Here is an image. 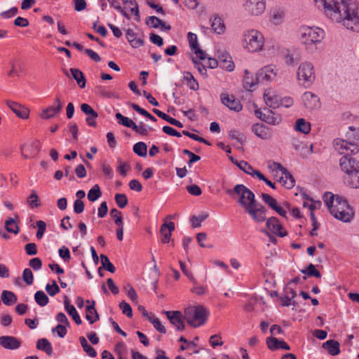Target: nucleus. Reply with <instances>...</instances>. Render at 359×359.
Wrapping results in <instances>:
<instances>
[{
	"label": "nucleus",
	"instance_id": "obj_35",
	"mask_svg": "<svg viewBox=\"0 0 359 359\" xmlns=\"http://www.w3.org/2000/svg\"><path fill=\"white\" fill-rule=\"evenodd\" d=\"M211 27L214 32L220 34L224 32L225 25L221 18L215 16L210 19Z\"/></svg>",
	"mask_w": 359,
	"mask_h": 359
},
{
	"label": "nucleus",
	"instance_id": "obj_56",
	"mask_svg": "<svg viewBox=\"0 0 359 359\" xmlns=\"http://www.w3.org/2000/svg\"><path fill=\"white\" fill-rule=\"evenodd\" d=\"M110 215L114 219V223L117 226H123V218L121 212L116 208H113L110 211Z\"/></svg>",
	"mask_w": 359,
	"mask_h": 359
},
{
	"label": "nucleus",
	"instance_id": "obj_19",
	"mask_svg": "<svg viewBox=\"0 0 359 359\" xmlns=\"http://www.w3.org/2000/svg\"><path fill=\"white\" fill-rule=\"evenodd\" d=\"M81 110L88 116L86 121L89 126L96 127V118L98 117V114L88 104L83 103L81 104Z\"/></svg>",
	"mask_w": 359,
	"mask_h": 359
},
{
	"label": "nucleus",
	"instance_id": "obj_59",
	"mask_svg": "<svg viewBox=\"0 0 359 359\" xmlns=\"http://www.w3.org/2000/svg\"><path fill=\"white\" fill-rule=\"evenodd\" d=\"M358 131L359 128H355L353 126H349L348 131L346 133V137L351 142H355V141H357L358 136H359Z\"/></svg>",
	"mask_w": 359,
	"mask_h": 359
},
{
	"label": "nucleus",
	"instance_id": "obj_13",
	"mask_svg": "<svg viewBox=\"0 0 359 359\" xmlns=\"http://www.w3.org/2000/svg\"><path fill=\"white\" fill-rule=\"evenodd\" d=\"M170 323L173 325L177 331H183L185 329L184 318L180 311H163Z\"/></svg>",
	"mask_w": 359,
	"mask_h": 359
},
{
	"label": "nucleus",
	"instance_id": "obj_43",
	"mask_svg": "<svg viewBox=\"0 0 359 359\" xmlns=\"http://www.w3.org/2000/svg\"><path fill=\"white\" fill-rule=\"evenodd\" d=\"M34 300L40 306H45L48 304L49 299L42 290L36 291L34 294Z\"/></svg>",
	"mask_w": 359,
	"mask_h": 359
},
{
	"label": "nucleus",
	"instance_id": "obj_31",
	"mask_svg": "<svg viewBox=\"0 0 359 359\" xmlns=\"http://www.w3.org/2000/svg\"><path fill=\"white\" fill-rule=\"evenodd\" d=\"M152 111L156 115H157L158 117H160L162 119L165 120V121L168 122L170 124L175 126L176 127H178V128H183V124L180 121L170 116L169 115L166 114L165 113H164L156 108L152 109Z\"/></svg>",
	"mask_w": 359,
	"mask_h": 359
},
{
	"label": "nucleus",
	"instance_id": "obj_23",
	"mask_svg": "<svg viewBox=\"0 0 359 359\" xmlns=\"http://www.w3.org/2000/svg\"><path fill=\"white\" fill-rule=\"evenodd\" d=\"M0 346L6 349L16 350L21 346V341L13 336L0 337Z\"/></svg>",
	"mask_w": 359,
	"mask_h": 359
},
{
	"label": "nucleus",
	"instance_id": "obj_40",
	"mask_svg": "<svg viewBox=\"0 0 359 359\" xmlns=\"http://www.w3.org/2000/svg\"><path fill=\"white\" fill-rule=\"evenodd\" d=\"M249 72L248 69L245 70V77L243 79V87L247 90H251V88L255 87L259 81L255 78L248 76Z\"/></svg>",
	"mask_w": 359,
	"mask_h": 359
},
{
	"label": "nucleus",
	"instance_id": "obj_17",
	"mask_svg": "<svg viewBox=\"0 0 359 359\" xmlns=\"http://www.w3.org/2000/svg\"><path fill=\"white\" fill-rule=\"evenodd\" d=\"M261 197L263 201L267 204L272 210H275L279 215L287 218V212L282 207L278 205L276 200L270 195L262 193Z\"/></svg>",
	"mask_w": 359,
	"mask_h": 359
},
{
	"label": "nucleus",
	"instance_id": "obj_57",
	"mask_svg": "<svg viewBox=\"0 0 359 359\" xmlns=\"http://www.w3.org/2000/svg\"><path fill=\"white\" fill-rule=\"evenodd\" d=\"M302 100L304 102V105L306 107L312 109L313 106L309 105L306 102L312 100L314 102H317L319 101L318 97L315 94L311 92H306L303 94Z\"/></svg>",
	"mask_w": 359,
	"mask_h": 359
},
{
	"label": "nucleus",
	"instance_id": "obj_20",
	"mask_svg": "<svg viewBox=\"0 0 359 359\" xmlns=\"http://www.w3.org/2000/svg\"><path fill=\"white\" fill-rule=\"evenodd\" d=\"M219 66L226 69L228 72H232L234 69V63L232 61L231 57L230 55L226 52H218L217 53Z\"/></svg>",
	"mask_w": 359,
	"mask_h": 359
},
{
	"label": "nucleus",
	"instance_id": "obj_36",
	"mask_svg": "<svg viewBox=\"0 0 359 359\" xmlns=\"http://www.w3.org/2000/svg\"><path fill=\"white\" fill-rule=\"evenodd\" d=\"M36 348L44 351L48 355L53 354V347L50 341L46 338L39 339L36 342Z\"/></svg>",
	"mask_w": 359,
	"mask_h": 359
},
{
	"label": "nucleus",
	"instance_id": "obj_48",
	"mask_svg": "<svg viewBox=\"0 0 359 359\" xmlns=\"http://www.w3.org/2000/svg\"><path fill=\"white\" fill-rule=\"evenodd\" d=\"M100 259H101V264L102 267L110 272V273H114L116 271L115 266L111 264L108 257L104 254L100 255Z\"/></svg>",
	"mask_w": 359,
	"mask_h": 359
},
{
	"label": "nucleus",
	"instance_id": "obj_55",
	"mask_svg": "<svg viewBox=\"0 0 359 359\" xmlns=\"http://www.w3.org/2000/svg\"><path fill=\"white\" fill-rule=\"evenodd\" d=\"M5 228L9 233H13L15 234L18 233L19 228L15 224V222L13 218L8 219L5 222Z\"/></svg>",
	"mask_w": 359,
	"mask_h": 359
},
{
	"label": "nucleus",
	"instance_id": "obj_27",
	"mask_svg": "<svg viewBox=\"0 0 359 359\" xmlns=\"http://www.w3.org/2000/svg\"><path fill=\"white\" fill-rule=\"evenodd\" d=\"M344 183L353 189H359V170L344 176Z\"/></svg>",
	"mask_w": 359,
	"mask_h": 359
},
{
	"label": "nucleus",
	"instance_id": "obj_42",
	"mask_svg": "<svg viewBox=\"0 0 359 359\" xmlns=\"http://www.w3.org/2000/svg\"><path fill=\"white\" fill-rule=\"evenodd\" d=\"M102 196V191L98 184H95L89 191L87 195L88 199L94 202Z\"/></svg>",
	"mask_w": 359,
	"mask_h": 359
},
{
	"label": "nucleus",
	"instance_id": "obj_22",
	"mask_svg": "<svg viewBox=\"0 0 359 359\" xmlns=\"http://www.w3.org/2000/svg\"><path fill=\"white\" fill-rule=\"evenodd\" d=\"M208 315V312L204 306L201 305L198 306V309L194 312L192 317L194 325L191 326L194 327H198L203 325L207 320Z\"/></svg>",
	"mask_w": 359,
	"mask_h": 359
},
{
	"label": "nucleus",
	"instance_id": "obj_4",
	"mask_svg": "<svg viewBox=\"0 0 359 359\" xmlns=\"http://www.w3.org/2000/svg\"><path fill=\"white\" fill-rule=\"evenodd\" d=\"M336 207L331 208L330 213L337 219L344 222H349L353 216V212L348 201L337 196L335 199Z\"/></svg>",
	"mask_w": 359,
	"mask_h": 359
},
{
	"label": "nucleus",
	"instance_id": "obj_46",
	"mask_svg": "<svg viewBox=\"0 0 359 359\" xmlns=\"http://www.w3.org/2000/svg\"><path fill=\"white\" fill-rule=\"evenodd\" d=\"M115 117L117 119L118 124L133 129V125L135 123L133 120L128 117L124 116L120 112H117L115 114Z\"/></svg>",
	"mask_w": 359,
	"mask_h": 359
},
{
	"label": "nucleus",
	"instance_id": "obj_3",
	"mask_svg": "<svg viewBox=\"0 0 359 359\" xmlns=\"http://www.w3.org/2000/svg\"><path fill=\"white\" fill-rule=\"evenodd\" d=\"M325 37L324 31L319 27H307L304 28L302 33L301 40L306 46V48L312 53L316 50V45L321 42Z\"/></svg>",
	"mask_w": 359,
	"mask_h": 359
},
{
	"label": "nucleus",
	"instance_id": "obj_38",
	"mask_svg": "<svg viewBox=\"0 0 359 359\" xmlns=\"http://www.w3.org/2000/svg\"><path fill=\"white\" fill-rule=\"evenodd\" d=\"M264 98L266 105L270 108L276 109L280 106V99L278 96H271L269 93H264Z\"/></svg>",
	"mask_w": 359,
	"mask_h": 359
},
{
	"label": "nucleus",
	"instance_id": "obj_28",
	"mask_svg": "<svg viewBox=\"0 0 359 359\" xmlns=\"http://www.w3.org/2000/svg\"><path fill=\"white\" fill-rule=\"evenodd\" d=\"M126 39L130 46L134 48H137L144 46V41L143 39L136 38V33L132 29H128L126 32Z\"/></svg>",
	"mask_w": 359,
	"mask_h": 359
},
{
	"label": "nucleus",
	"instance_id": "obj_6",
	"mask_svg": "<svg viewBox=\"0 0 359 359\" xmlns=\"http://www.w3.org/2000/svg\"><path fill=\"white\" fill-rule=\"evenodd\" d=\"M244 43L245 48L249 52H257L260 50L264 45V36L257 30H249L244 35Z\"/></svg>",
	"mask_w": 359,
	"mask_h": 359
},
{
	"label": "nucleus",
	"instance_id": "obj_10",
	"mask_svg": "<svg viewBox=\"0 0 359 359\" xmlns=\"http://www.w3.org/2000/svg\"><path fill=\"white\" fill-rule=\"evenodd\" d=\"M266 113L262 112L260 109L255 110V116L262 121L272 126L279 124L282 121L280 114H275L272 110L264 109Z\"/></svg>",
	"mask_w": 359,
	"mask_h": 359
},
{
	"label": "nucleus",
	"instance_id": "obj_49",
	"mask_svg": "<svg viewBox=\"0 0 359 359\" xmlns=\"http://www.w3.org/2000/svg\"><path fill=\"white\" fill-rule=\"evenodd\" d=\"M130 107L137 113L141 114L142 116H145L146 118H149L151 121L156 122L157 121V119L155 116L151 115L150 113H149L147 110L144 109L140 107L138 104L135 103H130Z\"/></svg>",
	"mask_w": 359,
	"mask_h": 359
},
{
	"label": "nucleus",
	"instance_id": "obj_61",
	"mask_svg": "<svg viewBox=\"0 0 359 359\" xmlns=\"http://www.w3.org/2000/svg\"><path fill=\"white\" fill-rule=\"evenodd\" d=\"M132 130L141 135H148L147 126L142 121L140 122L139 125L135 123Z\"/></svg>",
	"mask_w": 359,
	"mask_h": 359
},
{
	"label": "nucleus",
	"instance_id": "obj_54",
	"mask_svg": "<svg viewBox=\"0 0 359 359\" xmlns=\"http://www.w3.org/2000/svg\"><path fill=\"white\" fill-rule=\"evenodd\" d=\"M337 196V195L334 196V194L329 193V192L325 193L324 194L323 201H324L325 203L326 204V205L327 206V208L330 210V212H331L332 208L336 207L335 199H336Z\"/></svg>",
	"mask_w": 359,
	"mask_h": 359
},
{
	"label": "nucleus",
	"instance_id": "obj_7",
	"mask_svg": "<svg viewBox=\"0 0 359 359\" xmlns=\"http://www.w3.org/2000/svg\"><path fill=\"white\" fill-rule=\"evenodd\" d=\"M334 149L341 155H354L359 151L358 145L349 140L337 138L333 142Z\"/></svg>",
	"mask_w": 359,
	"mask_h": 359
},
{
	"label": "nucleus",
	"instance_id": "obj_39",
	"mask_svg": "<svg viewBox=\"0 0 359 359\" xmlns=\"http://www.w3.org/2000/svg\"><path fill=\"white\" fill-rule=\"evenodd\" d=\"M79 341L83 351L87 353L88 355L91 358H95L97 356V352L95 349L88 343L84 337H80Z\"/></svg>",
	"mask_w": 359,
	"mask_h": 359
},
{
	"label": "nucleus",
	"instance_id": "obj_2",
	"mask_svg": "<svg viewBox=\"0 0 359 359\" xmlns=\"http://www.w3.org/2000/svg\"><path fill=\"white\" fill-rule=\"evenodd\" d=\"M226 193L232 198H233L236 194L238 195L239 198L238 203L244 208L245 212H247V210L255 203V196L254 193L243 184H236L233 189H227Z\"/></svg>",
	"mask_w": 359,
	"mask_h": 359
},
{
	"label": "nucleus",
	"instance_id": "obj_32",
	"mask_svg": "<svg viewBox=\"0 0 359 359\" xmlns=\"http://www.w3.org/2000/svg\"><path fill=\"white\" fill-rule=\"evenodd\" d=\"M294 130L297 132L307 135L311 131V124L304 118H298L294 124Z\"/></svg>",
	"mask_w": 359,
	"mask_h": 359
},
{
	"label": "nucleus",
	"instance_id": "obj_33",
	"mask_svg": "<svg viewBox=\"0 0 359 359\" xmlns=\"http://www.w3.org/2000/svg\"><path fill=\"white\" fill-rule=\"evenodd\" d=\"M73 79L76 81L77 84L81 88L86 87V80L83 73L76 68H71L69 69Z\"/></svg>",
	"mask_w": 359,
	"mask_h": 359
},
{
	"label": "nucleus",
	"instance_id": "obj_60",
	"mask_svg": "<svg viewBox=\"0 0 359 359\" xmlns=\"http://www.w3.org/2000/svg\"><path fill=\"white\" fill-rule=\"evenodd\" d=\"M115 201L117 204V205L120 208H123L126 206L128 204V198L126 194H115Z\"/></svg>",
	"mask_w": 359,
	"mask_h": 359
},
{
	"label": "nucleus",
	"instance_id": "obj_62",
	"mask_svg": "<svg viewBox=\"0 0 359 359\" xmlns=\"http://www.w3.org/2000/svg\"><path fill=\"white\" fill-rule=\"evenodd\" d=\"M22 279L27 285H32L34 281L33 273L30 269L27 268L22 272Z\"/></svg>",
	"mask_w": 359,
	"mask_h": 359
},
{
	"label": "nucleus",
	"instance_id": "obj_51",
	"mask_svg": "<svg viewBox=\"0 0 359 359\" xmlns=\"http://www.w3.org/2000/svg\"><path fill=\"white\" fill-rule=\"evenodd\" d=\"M257 81L264 82V81H269L271 79V75L269 74V67H264L260 69L256 74Z\"/></svg>",
	"mask_w": 359,
	"mask_h": 359
},
{
	"label": "nucleus",
	"instance_id": "obj_45",
	"mask_svg": "<svg viewBox=\"0 0 359 359\" xmlns=\"http://www.w3.org/2000/svg\"><path fill=\"white\" fill-rule=\"evenodd\" d=\"M300 271L302 273H303L307 276H309V277H311V276H313L316 278L321 277L320 272L316 269L315 265H313V264H309L306 269H301Z\"/></svg>",
	"mask_w": 359,
	"mask_h": 359
},
{
	"label": "nucleus",
	"instance_id": "obj_16",
	"mask_svg": "<svg viewBox=\"0 0 359 359\" xmlns=\"http://www.w3.org/2000/svg\"><path fill=\"white\" fill-rule=\"evenodd\" d=\"M266 227L275 235L279 237H285L287 231H283V226L276 217H271L266 220Z\"/></svg>",
	"mask_w": 359,
	"mask_h": 359
},
{
	"label": "nucleus",
	"instance_id": "obj_58",
	"mask_svg": "<svg viewBox=\"0 0 359 359\" xmlns=\"http://www.w3.org/2000/svg\"><path fill=\"white\" fill-rule=\"evenodd\" d=\"M46 291L50 296L53 297L56 294L59 293L60 290L59 286L57 285L56 281L53 280H52V285L48 283L46 285Z\"/></svg>",
	"mask_w": 359,
	"mask_h": 359
},
{
	"label": "nucleus",
	"instance_id": "obj_47",
	"mask_svg": "<svg viewBox=\"0 0 359 359\" xmlns=\"http://www.w3.org/2000/svg\"><path fill=\"white\" fill-rule=\"evenodd\" d=\"M230 161L236 165L241 170H243L245 173H250V170H252V167L245 161H238L233 157H229Z\"/></svg>",
	"mask_w": 359,
	"mask_h": 359
},
{
	"label": "nucleus",
	"instance_id": "obj_11",
	"mask_svg": "<svg viewBox=\"0 0 359 359\" xmlns=\"http://www.w3.org/2000/svg\"><path fill=\"white\" fill-rule=\"evenodd\" d=\"M267 210L266 208L257 203H254L253 205H251L250 208L247 210V214H248L253 221L257 223L263 222L266 220V215Z\"/></svg>",
	"mask_w": 359,
	"mask_h": 359
},
{
	"label": "nucleus",
	"instance_id": "obj_63",
	"mask_svg": "<svg viewBox=\"0 0 359 359\" xmlns=\"http://www.w3.org/2000/svg\"><path fill=\"white\" fill-rule=\"evenodd\" d=\"M119 308L121 309L122 313L127 316L128 318L133 316V309L130 305L126 301L123 300L121 302H120Z\"/></svg>",
	"mask_w": 359,
	"mask_h": 359
},
{
	"label": "nucleus",
	"instance_id": "obj_14",
	"mask_svg": "<svg viewBox=\"0 0 359 359\" xmlns=\"http://www.w3.org/2000/svg\"><path fill=\"white\" fill-rule=\"evenodd\" d=\"M62 109V103L60 97H57L51 106L48 107L41 111L40 116L43 119L53 118L61 111Z\"/></svg>",
	"mask_w": 359,
	"mask_h": 359
},
{
	"label": "nucleus",
	"instance_id": "obj_21",
	"mask_svg": "<svg viewBox=\"0 0 359 359\" xmlns=\"http://www.w3.org/2000/svg\"><path fill=\"white\" fill-rule=\"evenodd\" d=\"M252 131L262 140H269L272 137L271 129L262 123L254 124L252 126Z\"/></svg>",
	"mask_w": 359,
	"mask_h": 359
},
{
	"label": "nucleus",
	"instance_id": "obj_34",
	"mask_svg": "<svg viewBox=\"0 0 359 359\" xmlns=\"http://www.w3.org/2000/svg\"><path fill=\"white\" fill-rule=\"evenodd\" d=\"M2 302L6 306H11L18 301L17 296L11 291L3 290L1 295Z\"/></svg>",
	"mask_w": 359,
	"mask_h": 359
},
{
	"label": "nucleus",
	"instance_id": "obj_52",
	"mask_svg": "<svg viewBox=\"0 0 359 359\" xmlns=\"http://www.w3.org/2000/svg\"><path fill=\"white\" fill-rule=\"evenodd\" d=\"M198 306H189L188 308L184 309L183 317L189 325H194L192 322V317L194 316V312H196Z\"/></svg>",
	"mask_w": 359,
	"mask_h": 359
},
{
	"label": "nucleus",
	"instance_id": "obj_9",
	"mask_svg": "<svg viewBox=\"0 0 359 359\" xmlns=\"http://www.w3.org/2000/svg\"><path fill=\"white\" fill-rule=\"evenodd\" d=\"M244 9L251 15L258 16L266 8L265 0H244Z\"/></svg>",
	"mask_w": 359,
	"mask_h": 359
},
{
	"label": "nucleus",
	"instance_id": "obj_8",
	"mask_svg": "<svg viewBox=\"0 0 359 359\" xmlns=\"http://www.w3.org/2000/svg\"><path fill=\"white\" fill-rule=\"evenodd\" d=\"M270 169L273 171L281 172L278 181L287 189H292L295 184V180L292 174L284 168L280 163L278 162H273L271 165L269 166Z\"/></svg>",
	"mask_w": 359,
	"mask_h": 359
},
{
	"label": "nucleus",
	"instance_id": "obj_25",
	"mask_svg": "<svg viewBox=\"0 0 359 359\" xmlns=\"http://www.w3.org/2000/svg\"><path fill=\"white\" fill-rule=\"evenodd\" d=\"M266 345L271 351L278 349L290 350V346L283 340H279L276 337H270L266 338Z\"/></svg>",
	"mask_w": 359,
	"mask_h": 359
},
{
	"label": "nucleus",
	"instance_id": "obj_30",
	"mask_svg": "<svg viewBox=\"0 0 359 359\" xmlns=\"http://www.w3.org/2000/svg\"><path fill=\"white\" fill-rule=\"evenodd\" d=\"M95 301H92L91 304L86 306V318L90 324H93L100 319L99 314L95 308Z\"/></svg>",
	"mask_w": 359,
	"mask_h": 359
},
{
	"label": "nucleus",
	"instance_id": "obj_29",
	"mask_svg": "<svg viewBox=\"0 0 359 359\" xmlns=\"http://www.w3.org/2000/svg\"><path fill=\"white\" fill-rule=\"evenodd\" d=\"M322 347L332 356L337 355L340 353V344L334 339L327 340L323 344Z\"/></svg>",
	"mask_w": 359,
	"mask_h": 359
},
{
	"label": "nucleus",
	"instance_id": "obj_24",
	"mask_svg": "<svg viewBox=\"0 0 359 359\" xmlns=\"http://www.w3.org/2000/svg\"><path fill=\"white\" fill-rule=\"evenodd\" d=\"M6 104L7 106L20 118L26 119L29 116V111L27 108L22 107L15 102L6 100Z\"/></svg>",
	"mask_w": 359,
	"mask_h": 359
},
{
	"label": "nucleus",
	"instance_id": "obj_64",
	"mask_svg": "<svg viewBox=\"0 0 359 359\" xmlns=\"http://www.w3.org/2000/svg\"><path fill=\"white\" fill-rule=\"evenodd\" d=\"M229 135L231 139L236 140L241 144H243L245 142V137L244 135L240 133L238 130H231L230 131Z\"/></svg>",
	"mask_w": 359,
	"mask_h": 359
},
{
	"label": "nucleus",
	"instance_id": "obj_50",
	"mask_svg": "<svg viewBox=\"0 0 359 359\" xmlns=\"http://www.w3.org/2000/svg\"><path fill=\"white\" fill-rule=\"evenodd\" d=\"M208 217V213H203L198 216L193 215L190 218V222L193 227L198 228L201 226V222L205 221Z\"/></svg>",
	"mask_w": 359,
	"mask_h": 359
},
{
	"label": "nucleus",
	"instance_id": "obj_15",
	"mask_svg": "<svg viewBox=\"0 0 359 359\" xmlns=\"http://www.w3.org/2000/svg\"><path fill=\"white\" fill-rule=\"evenodd\" d=\"M20 151L23 158H29L36 156L41 150L38 141H33L29 144H24L20 146Z\"/></svg>",
	"mask_w": 359,
	"mask_h": 359
},
{
	"label": "nucleus",
	"instance_id": "obj_44",
	"mask_svg": "<svg viewBox=\"0 0 359 359\" xmlns=\"http://www.w3.org/2000/svg\"><path fill=\"white\" fill-rule=\"evenodd\" d=\"M133 152L140 157H145L147 152V146L143 142H137L133 145Z\"/></svg>",
	"mask_w": 359,
	"mask_h": 359
},
{
	"label": "nucleus",
	"instance_id": "obj_1",
	"mask_svg": "<svg viewBox=\"0 0 359 359\" xmlns=\"http://www.w3.org/2000/svg\"><path fill=\"white\" fill-rule=\"evenodd\" d=\"M315 2L332 21L342 22L346 29L359 32L358 6L352 0H315Z\"/></svg>",
	"mask_w": 359,
	"mask_h": 359
},
{
	"label": "nucleus",
	"instance_id": "obj_41",
	"mask_svg": "<svg viewBox=\"0 0 359 359\" xmlns=\"http://www.w3.org/2000/svg\"><path fill=\"white\" fill-rule=\"evenodd\" d=\"M302 60V57L298 52L294 51L292 53H288L285 55V63L287 65L294 66L297 65Z\"/></svg>",
	"mask_w": 359,
	"mask_h": 359
},
{
	"label": "nucleus",
	"instance_id": "obj_53",
	"mask_svg": "<svg viewBox=\"0 0 359 359\" xmlns=\"http://www.w3.org/2000/svg\"><path fill=\"white\" fill-rule=\"evenodd\" d=\"M27 203L32 208H38L41 205L39 198L35 190L31 191V194L27 198Z\"/></svg>",
	"mask_w": 359,
	"mask_h": 359
},
{
	"label": "nucleus",
	"instance_id": "obj_18",
	"mask_svg": "<svg viewBox=\"0 0 359 359\" xmlns=\"http://www.w3.org/2000/svg\"><path fill=\"white\" fill-rule=\"evenodd\" d=\"M222 103L229 109L238 112L242 109V105L238 100H236L233 95L228 94H221Z\"/></svg>",
	"mask_w": 359,
	"mask_h": 359
},
{
	"label": "nucleus",
	"instance_id": "obj_26",
	"mask_svg": "<svg viewBox=\"0 0 359 359\" xmlns=\"http://www.w3.org/2000/svg\"><path fill=\"white\" fill-rule=\"evenodd\" d=\"M64 306H65V311L67 312V313L70 316H72V318L74 320V322L77 325L81 324L82 320H81L77 311L76 310L75 307L73 305L70 304V301H69V298L67 297V296L64 297Z\"/></svg>",
	"mask_w": 359,
	"mask_h": 359
},
{
	"label": "nucleus",
	"instance_id": "obj_5",
	"mask_svg": "<svg viewBox=\"0 0 359 359\" xmlns=\"http://www.w3.org/2000/svg\"><path fill=\"white\" fill-rule=\"evenodd\" d=\"M297 79L299 85L304 88L310 87L316 79L313 64L309 62H302L298 67Z\"/></svg>",
	"mask_w": 359,
	"mask_h": 359
},
{
	"label": "nucleus",
	"instance_id": "obj_37",
	"mask_svg": "<svg viewBox=\"0 0 359 359\" xmlns=\"http://www.w3.org/2000/svg\"><path fill=\"white\" fill-rule=\"evenodd\" d=\"M183 80L186 81L187 86L192 90H198L199 85L198 81L195 79L193 74L189 72L184 73Z\"/></svg>",
	"mask_w": 359,
	"mask_h": 359
},
{
	"label": "nucleus",
	"instance_id": "obj_12",
	"mask_svg": "<svg viewBox=\"0 0 359 359\" xmlns=\"http://www.w3.org/2000/svg\"><path fill=\"white\" fill-rule=\"evenodd\" d=\"M339 165L345 175L351 174V172L359 170V161L351 156H343L339 160Z\"/></svg>",
	"mask_w": 359,
	"mask_h": 359
}]
</instances>
